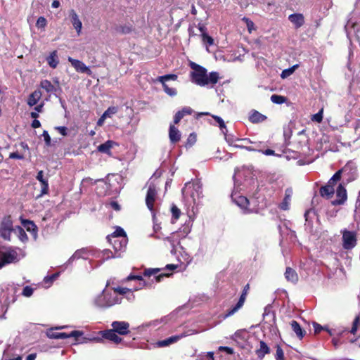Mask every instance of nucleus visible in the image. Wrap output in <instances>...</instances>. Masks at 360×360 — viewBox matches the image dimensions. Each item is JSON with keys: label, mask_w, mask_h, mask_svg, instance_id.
<instances>
[{"label": "nucleus", "mask_w": 360, "mask_h": 360, "mask_svg": "<svg viewBox=\"0 0 360 360\" xmlns=\"http://www.w3.org/2000/svg\"><path fill=\"white\" fill-rule=\"evenodd\" d=\"M129 291V289L127 288L119 287L112 290L105 288L101 294L94 298L93 304L95 307L99 308L110 307L121 303L122 297H119V295L126 294Z\"/></svg>", "instance_id": "obj_1"}, {"label": "nucleus", "mask_w": 360, "mask_h": 360, "mask_svg": "<svg viewBox=\"0 0 360 360\" xmlns=\"http://www.w3.org/2000/svg\"><path fill=\"white\" fill-rule=\"evenodd\" d=\"M193 71L191 72V81L197 85L204 86L209 84H215L219 79V74L212 72L209 75L205 68L195 63L191 64Z\"/></svg>", "instance_id": "obj_2"}, {"label": "nucleus", "mask_w": 360, "mask_h": 360, "mask_svg": "<svg viewBox=\"0 0 360 360\" xmlns=\"http://www.w3.org/2000/svg\"><path fill=\"white\" fill-rule=\"evenodd\" d=\"M182 195L188 206L198 205L202 196V186L199 182H188L182 188Z\"/></svg>", "instance_id": "obj_3"}, {"label": "nucleus", "mask_w": 360, "mask_h": 360, "mask_svg": "<svg viewBox=\"0 0 360 360\" xmlns=\"http://www.w3.org/2000/svg\"><path fill=\"white\" fill-rule=\"evenodd\" d=\"M24 257L22 250L20 248H9L0 251V269L6 264L19 261Z\"/></svg>", "instance_id": "obj_4"}, {"label": "nucleus", "mask_w": 360, "mask_h": 360, "mask_svg": "<svg viewBox=\"0 0 360 360\" xmlns=\"http://www.w3.org/2000/svg\"><path fill=\"white\" fill-rule=\"evenodd\" d=\"M341 174L342 170L336 172L329 179L328 184L320 188V194L322 197L326 198V199H330L333 197L335 192L334 186L336 182L340 180Z\"/></svg>", "instance_id": "obj_5"}, {"label": "nucleus", "mask_w": 360, "mask_h": 360, "mask_svg": "<svg viewBox=\"0 0 360 360\" xmlns=\"http://www.w3.org/2000/svg\"><path fill=\"white\" fill-rule=\"evenodd\" d=\"M148 191L146 197V204L150 212H153L154 202L157 199L158 184L151 179L147 184Z\"/></svg>", "instance_id": "obj_6"}, {"label": "nucleus", "mask_w": 360, "mask_h": 360, "mask_svg": "<svg viewBox=\"0 0 360 360\" xmlns=\"http://www.w3.org/2000/svg\"><path fill=\"white\" fill-rule=\"evenodd\" d=\"M198 333L197 330H191L187 332L183 333L180 335H176L174 336H171L167 339L162 340H158L153 343L155 347L160 348V347H167L174 343L177 342L181 338H185L186 336Z\"/></svg>", "instance_id": "obj_7"}, {"label": "nucleus", "mask_w": 360, "mask_h": 360, "mask_svg": "<svg viewBox=\"0 0 360 360\" xmlns=\"http://www.w3.org/2000/svg\"><path fill=\"white\" fill-rule=\"evenodd\" d=\"M342 234V246L345 250H351L356 245V233L355 231L343 229L341 231Z\"/></svg>", "instance_id": "obj_8"}, {"label": "nucleus", "mask_w": 360, "mask_h": 360, "mask_svg": "<svg viewBox=\"0 0 360 360\" xmlns=\"http://www.w3.org/2000/svg\"><path fill=\"white\" fill-rule=\"evenodd\" d=\"M99 334L101 335V337H94L90 339L91 341H94L96 342H101L103 341V338L109 340L115 343H119L122 341V338H120L116 332L113 329L105 330L103 331H100Z\"/></svg>", "instance_id": "obj_9"}, {"label": "nucleus", "mask_w": 360, "mask_h": 360, "mask_svg": "<svg viewBox=\"0 0 360 360\" xmlns=\"http://www.w3.org/2000/svg\"><path fill=\"white\" fill-rule=\"evenodd\" d=\"M12 231H14L12 221L10 218L4 219L0 226V236L5 240H10Z\"/></svg>", "instance_id": "obj_10"}, {"label": "nucleus", "mask_w": 360, "mask_h": 360, "mask_svg": "<svg viewBox=\"0 0 360 360\" xmlns=\"http://www.w3.org/2000/svg\"><path fill=\"white\" fill-rule=\"evenodd\" d=\"M83 335V333L79 330H73L70 333L56 332L50 330L47 332V336L52 339H67L69 338H78Z\"/></svg>", "instance_id": "obj_11"}, {"label": "nucleus", "mask_w": 360, "mask_h": 360, "mask_svg": "<svg viewBox=\"0 0 360 360\" xmlns=\"http://www.w3.org/2000/svg\"><path fill=\"white\" fill-rule=\"evenodd\" d=\"M188 232H189L188 230H186V231L184 230V233L181 236H180L181 231H179V232L172 233L171 234V236L165 238V240H167L172 246V250H171L172 254H173V255L176 254V246L179 245L180 238H184L188 233Z\"/></svg>", "instance_id": "obj_12"}, {"label": "nucleus", "mask_w": 360, "mask_h": 360, "mask_svg": "<svg viewBox=\"0 0 360 360\" xmlns=\"http://www.w3.org/2000/svg\"><path fill=\"white\" fill-rule=\"evenodd\" d=\"M68 61L71 63L77 72L86 73L88 75H91L92 74V72L89 68L86 66L82 61L74 59L71 57H68Z\"/></svg>", "instance_id": "obj_13"}, {"label": "nucleus", "mask_w": 360, "mask_h": 360, "mask_svg": "<svg viewBox=\"0 0 360 360\" xmlns=\"http://www.w3.org/2000/svg\"><path fill=\"white\" fill-rule=\"evenodd\" d=\"M248 289H249V285L247 284L244 288L243 292L241 294L238 302H237L236 306H234L232 309H231L230 310H229L227 311V313L226 314V315L224 316L225 318H227V317H229V316L233 315L236 311H238L243 307V305L245 302V298H246V294H247V291L248 290Z\"/></svg>", "instance_id": "obj_14"}, {"label": "nucleus", "mask_w": 360, "mask_h": 360, "mask_svg": "<svg viewBox=\"0 0 360 360\" xmlns=\"http://www.w3.org/2000/svg\"><path fill=\"white\" fill-rule=\"evenodd\" d=\"M347 199V194L345 188L339 184L336 189V199L332 201L333 205H342Z\"/></svg>", "instance_id": "obj_15"}, {"label": "nucleus", "mask_w": 360, "mask_h": 360, "mask_svg": "<svg viewBox=\"0 0 360 360\" xmlns=\"http://www.w3.org/2000/svg\"><path fill=\"white\" fill-rule=\"evenodd\" d=\"M69 17L70 22L75 29L78 35H80L82 29V22L79 18L78 14L74 9H71L69 11Z\"/></svg>", "instance_id": "obj_16"}, {"label": "nucleus", "mask_w": 360, "mask_h": 360, "mask_svg": "<svg viewBox=\"0 0 360 360\" xmlns=\"http://www.w3.org/2000/svg\"><path fill=\"white\" fill-rule=\"evenodd\" d=\"M111 326L116 333L122 335L128 334L129 331V324L125 321H113Z\"/></svg>", "instance_id": "obj_17"}, {"label": "nucleus", "mask_w": 360, "mask_h": 360, "mask_svg": "<svg viewBox=\"0 0 360 360\" xmlns=\"http://www.w3.org/2000/svg\"><path fill=\"white\" fill-rule=\"evenodd\" d=\"M232 200L241 209L247 210L249 205V200L243 195H239L236 192L231 194Z\"/></svg>", "instance_id": "obj_18"}, {"label": "nucleus", "mask_w": 360, "mask_h": 360, "mask_svg": "<svg viewBox=\"0 0 360 360\" xmlns=\"http://www.w3.org/2000/svg\"><path fill=\"white\" fill-rule=\"evenodd\" d=\"M117 146V143L112 140H108L97 147V150L109 156L112 155L111 149Z\"/></svg>", "instance_id": "obj_19"}, {"label": "nucleus", "mask_w": 360, "mask_h": 360, "mask_svg": "<svg viewBox=\"0 0 360 360\" xmlns=\"http://www.w3.org/2000/svg\"><path fill=\"white\" fill-rule=\"evenodd\" d=\"M109 240L112 244L114 249L116 251H121L124 249L127 243V238L123 237L122 238H109Z\"/></svg>", "instance_id": "obj_20"}, {"label": "nucleus", "mask_w": 360, "mask_h": 360, "mask_svg": "<svg viewBox=\"0 0 360 360\" xmlns=\"http://www.w3.org/2000/svg\"><path fill=\"white\" fill-rule=\"evenodd\" d=\"M288 19L297 29L301 27L304 24V17L302 13L291 14L289 15Z\"/></svg>", "instance_id": "obj_21"}, {"label": "nucleus", "mask_w": 360, "mask_h": 360, "mask_svg": "<svg viewBox=\"0 0 360 360\" xmlns=\"http://www.w3.org/2000/svg\"><path fill=\"white\" fill-rule=\"evenodd\" d=\"M292 189L288 188L285 191V197L283 202L280 204L279 207L283 210H287L289 209L291 198L292 195Z\"/></svg>", "instance_id": "obj_22"}, {"label": "nucleus", "mask_w": 360, "mask_h": 360, "mask_svg": "<svg viewBox=\"0 0 360 360\" xmlns=\"http://www.w3.org/2000/svg\"><path fill=\"white\" fill-rule=\"evenodd\" d=\"M226 132H227L226 129V131H223V134H224V136H225V140L229 143V145H230V146H234L236 148H241L242 146L236 145V144H234L235 142L236 141H244V142L252 143L250 140H248V139H238V138L235 137L232 134H227Z\"/></svg>", "instance_id": "obj_23"}, {"label": "nucleus", "mask_w": 360, "mask_h": 360, "mask_svg": "<svg viewBox=\"0 0 360 360\" xmlns=\"http://www.w3.org/2000/svg\"><path fill=\"white\" fill-rule=\"evenodd\" d=\"M21 223L24 228L31 233L33 234L34 238H36L37 236V227L32 221L27 219H21Z\"/></svg>", "instance_id": "obj_24"}, {"label": "nucleus", "mask_w": 360, "mask_h": 360, "mask_svg": "<svg viewBox=\"0 0 360 360\" xmlns=\"http://www.w3.org/2000/svg\"><path fill=\"white\" fill-rule=\"evenodd\" d=\"M169 138L173 143L178 142L181 139V133L174 124L169 126Z\"/></svg>", "instance_id": "obj_25"}, {"label": "nucleus", "mask_w": 360, "mask_h": 360, "mask_svg": "<svg viewBox=\"0 0 360 360\" xmlns=\"http://www.w3.org/2000/svg\"><path fill=\"white\" fill-rule=\"evenodd\" d=\"M160 269L155 268V269H147L144 271L143 275L145 276H155V280L157 282H160L161 279L165 276H168L169 274H161L158 276L156 274L160 271Z\"/></svg>", "instance_id": "obj_26"}, {"label": "nucleus", "mask_w": 360, "mask_h": 360, "mask_svg": "<svg viewBox=\"0 0 360 360\" xmlns=\"http://www.w3.org/2000/svg\"><path fill=\"white\" fill-rule=\"evenodd\" d=\"M36 178L41 184V195L46 194L49 191V184L48 181L44 178L43 171H39Z\"/></svg>", "instance_id": "obj_27"}, {"label": "nucleus", "mask_w": 360, "mask_h": 360, "mask_svg": "<svg viewBox=\"0 0 360 360\" xmlns=\"http://www.w3.org/2000/svg\"><path fill=\"white\" fill-rule=\"evenodd\" d=\"M285 278L288 281L293 283L298 281V276L296 271L290 267H287L285 272Z\"/></svg>", "instance_id": "obj_28"}, {"label": "nucleus", "mask_w": 360, "mask_h": 360, "mask_svg": "<svg viewBox=\"0 0 360 360\" xmlns=\"http://www.w3.org/2000/svg\"><path fill=\"white\" fill-rule=\"evenodd\" d=\"M41 97V92L39 90H35L30 95L27 99V104L30 106H34L40 100Z\"/></svg>", "instance_id": "obj_29"}, {"label": "nucleus", "mask_w": 360, "mask_h": 360, "mask_svg": "<svg viewBox=\"0 0 360 360\" xmlns=\"http://www.w3.org/2000/svg\"><path fill=\"white\" fill-rule=\"evenodd\" d=\"M266 119V117L258 111L254 110L251 112L249 120L252 123L262 122Z\"/></svg>", "instance_id": "obj_30"}, {"label": "nucleus", "mask_w": 360, "mask_h": 360, "mask_svg": "<svg viewBox=\"0 0 360 360\" xmlns=\"http://www.w3.org/2000/svg\"><path fill=\"white\" fill-rule=\"evenodd\" d=\"M46 61L52 68H56L59 63L57 51H52L47 57Z\"/></svg>", "instance_id": "obj_31"}, {"label": "nucleus", "mask_w": 360, "mask_h": 360, "mask_svg": "<svg viewBox=\"0 0 360 360\" xmlns=\"http://www.w3.org/2000/svg\"><path fill=\"white\" fill-rule=\"evenodd\" d=\"M256 352L258 357L263 358L265 354H267L270 352V349L264 341H260L259 348L257 350Z\"/></svg>", "instance_id": "obj_32"}, {"label": "nucleus", "mask_w": 360, "mask_h": 360, "mask_svg": "<svg viewBox=\"0 0 360 360\" xmlns=\"http://www.w3.org/2000/svg\"><path fill=\"white\" fill-rule=\"evenodd\" d=\"M291 328L299 338H302L304 335V331L302 329L300 324L296 321H292L290 323Z\"/></svg>", "instance_id": "obj_33"}, {"label": "nucleus", "mask_w": 360, "mask_h": 360, "mask_svg": "<svg viewBox=\"0 0 360 360\" xmlns=\"http://www.w3.org/2000/svg\"><path fill=\"white\" fill-rule=\"evenodd\" d=\"M86 255V250L85 249H81L77 250L68 259L67 264H71L74 260L83 258L86 259L85 255Z\"/></svg>", "instance_id": "obj_34"}, {"label": "nucleus", "mask_w": 360, "mask_h": 360, "mask_svg": "<svg viewBox=\"0 0 360 360\" xmlns=\"http://www.w3.org/2000/svg\"><path fill=\"white\" fill-rule=\"evenodd\" d=\"M199 30L201 32L202 41L205 44H207L210 46L212 45L214 43V40L210 36H209L206 33L205 27L200 26Z\"/></svg>", "instance_id": "obj_35"}, {"label": "nucleus", "mask_w": 360, "mask_h": 360, "mask_svg": "<svg viewBox=\"0 0 360 360\" xmlns=\"http://www.w3.org/2000/svg\"><path fill=\"white\" fill-rule=\"evenodd\" d=\"M14 232L18 235V238L23 243L27 241L28 237L24 230L21 226H16L14 228Z\"/></svg>", "instance_id": "obj_36"}, {"label": "nucleus", "mask_w": 360, "mask_h": 360, "mask_svg": "<svg viewBox=\"0 0 360 360\" xmlns=\"http://www.w3.org/2000/svg\"><path fill=\"white\" fill-rule=\"evenodd\" d=\"M40 86L47 93H52L55 91L54 86L47 79L42 80L40 83Z\"/></svg>", "instance_id": "obj_37"}, {"label": "nucleus", "mask_w": 360, "mask_h": 360, "mask_svg": "<svg viewBox=\"0 0 360 360\" xmlns=\"http://www.w3.org/2000/svg\"><path fill=\"white\" fill-rule=\"evenodd\" d=\"M144 286V284L143 283H140L138 287H136L134 288V289H129V291L127 292L126 294H124L123 295H125L126 296V298L129 300V301H132L134 300V295L133 294V292L134 291H136V290H139L140 289H141ZM121 295H119V297H120Z\"/></svg>", "instance_id": "obj_38"}, {"label": "nucleus", "mask_w": 360, "mask_h": 360, "mask_svg": "<svg viewBox=\"0 0 360 360\" xmlns=\"http://www.w3.org/2000/svg\"><path fill=\"white\" fill-rule=\"evenodd\" d=\"M271 101L275 104H283L287 101V98L283 96L273 94L271 96Z\"/></svg>", "instance_id": "obj_39"}, {"label": "nucleus", "mask_w": 360, "mask_h": 360, "mask_svg": "<svg viewBox=\"0 0 360 360\" xmlns=\"http://www.w3.org/2000/svg\"><path fill=\"white\" fill-rule=\"evenodd\" d=\"M123 237L127 238L125 231L121 227H117L115 231L111 234V236L109 238H122Z\"/></svg>", "instance_id": "obj_40"}, {"label": "nucleus", "mask_w": 360, "mask_h": 360, "mask_svg": "<svg viewBox=\"0 0 360 360\" xmlns=\"http://www.w3.org/2000/svg\"><path fill=\"white\" fill-rule=\"evenodd\" d=\"M252 143L254 146H242L241 148H245L248 151H258V152L262 151L261 147H262V143L261 142H255V143Z\"/></svg>", "instance_id": "obj_41"}, {"label": "nucleus", "mask_w": 360, "mask_h": 360, "mask_svg": "<svg viewBox=\"0 0 360 360\" xmlns=\"http://www.w3.org/2000/svg\"><path fill=\"white\" fill-rule=\"evenodd\" d=\"M171 212H172V222L174 223L179 218L180 214H181V211L176 205H172V207L171 208Z\"/></svg>", "instance_id": "obj_42"}, {"label": "nucleus", "mask_w": 360, "mask_h": 360, "mask_svg": "<svg viewBox=\"0 0 360 360\" xmlns=\"http://www.w3.org/2000/svg\"><path fill=\"white\" fill-rule=\"evenodd\" d=\"M162 84V87H163V89L165 91V92L170 96H174L176 95L177 94V91L176 90V89L174 88H171V87H169L167 84H166L165 82H161Z\"/></svg>", "instance_id": "obj_43"}, {"label": "nucleus", "mask_w": 360, "mask_h": 360, "mask_svg": "<svg viewBox=\"0 0 360 360\" xmlns=\"http://www.w3.org/2000/svg\"><path fill=\"white\" fill-rule=\"evenodd\" d=\"M177 79V76L176 75H166L163 76H160L157 78V81L160 82H166L169 79L176 80Z\"/></svg>", "instance_id": "obj_44"}, {"label": "nucleus", "mask_w": 360, "mask_h": 360, "mask_svg": "<svg viewBox=\"0 0 360 360\" xmlns=\"http://www.w3.org/2000/svg\"><path fill=\"white\" fill-rule=\"evenodd\" d=\"M46 24H47L46 19L44 17L41 16L37 19L36 26L39 29L44 30L45 27L46 26Z\"/></svg>", "instance_id": "obj_45"}, {"label": "nucleus", "mask_w": 360, "mask_h": 360, "mask_svg": "<svg viewBox=\"0 0 360 360\" xmlns=\"http://www.w3.org/2000/svg\"><path fill=\"white\" fill-rule=\"evenodd\" d=\"M359 326H360V318H359V316H356L353 321V325H352V329L350 330V333L354 335L356 333Z\"/></svg>", "instance_id": "obj_46"}, {"label": "nucleus", "mask_w": 360, "mask_h": 360, "mask_svg": "<svg viewBox=\"0 0 360 360\" xmlns=\"http://www.w3.org/2000/svg\"><path fill=\"white\" fill-rule=\"evenodd\" d=\"M297 67V65H294L293 67L284 70L281 76L282 78H285L291 75L295 71V68Z\"/></svg>", "instance_id": "obj_47"}, {"label": "nucleus", "mask_w": 360, "mask_h": 360, "mask_svg": "<svg viewBox=\"0 0 360 360\" xmlns=\"http://www.w3.org/2000/svg\"><path fill=\"white\" fill-rule=\"evenodd\" d=\"M323 110L321 109L317 113L312 116L311 120L320 123L323 120Z\"/></svg>", "instance_id": "obj_48"}, {"label": "nucleus", "mask_w": 360, "mask_h": 360, "mask_svg": "<svg viewBox=\"0 0 360 360\" xmlns=\"http://www.w3.org/2000/svg\"><path fill=\"white\" fill-rule=\"evenodd\" d=\"M117 112L116 107H110L104 112L103 115L106 117H110L112 115H115Z\"/></svg>", "instance_id": "obj_49"}, {"label": "nucleus", "mask_w": 360, "mask_h": 360, "mask_svg": "<svg viewBox=\"0 0 360 360\" xmlns=\"http://www.w3.org/2000/svg\"><path fill=\"white\" fill-rule=\"evenodd\" d=\"M33 292H34L33 288H31L30 286L27 285L23 288L22 295L25 297H29L32 296V295L33 294Z\"/></svg>", "instance_id": "obj_50"}, {"label": "nucleus", "mask_w": 360, "mask_h": 360, "mask_svg": "<svg viewBox=\"0 0 360 360\" xmlns=\"http://www.w3.org/2000/svg\"><path fill=\"white\" fill-rule=\"evenodd\" d=\"M251 171L249 169H243L242 170H239L235 172V175L233 176L235 181H236V179L240 177L241 174H250Z\"/></svg>", "instance_id": "obj_51"}, {"label": "nucleus", "mask_w": 360, "mask_h": 360, "mask_svg": "<svg viewBox=\"0 0 360 360\" xmlns=\"http://www.w3.org/2000/svg\"><path fill=\"white\" fill-rule=\"evenodd\" d=\"M213 118L217 122V123L219 124V127L222 130V131H224V129H226L225 123L220 117L214 115Z\"/></svg>", "instance_id": "obj_52"}, {"label": "nucleus", "mask_w": 360, "mask_h": 360, "mask_svg": "<svg viewBox=\"0 0 360 360\" xmlns=\"http://www.w3.org/2000/svg\"><path fill=\"white\" fill-rule=\"evenodd\" d=\"M284 359V352L281 347L276 348V360Z\"/></svg>", "instance_id": "obj_53"}, {"label": "nucleus", "mask_w": 360, "mask_h": 360, "mask_svg": "<svg viewBox=\"0 0 360 360\" xmlns=\"http://www.w3.org/2000/svg\"><path fill=\"white\" fill-rule=\"evenodd\" d=\"M243 20L246 22V25L248 27V29L249 32H251L252 30L255 29L254 28V25H255L254 22L252 20H250L249 18H245V17H244L243 18Z\"/></svg>", "instance_id": "obj_54"}, {"label": "nucleus", "mask_w": 360, "mask_h": 360, "mask_svg": "<svg viewBox=\"0 0 360 360\" xmlns=\"http://www.w3.org/2000/svg\"><path fill=\"white\" fill-rule=\"evenodd\" d=\"M196 141V136L195 134H191L187 139V144L192 146Z\"/></svg>", "instance_id": "obj_55"}, {"label": "nucleus", "mask_w": 360, "mask_h": 360, "mask_svg": "<svg viewBox=\"0 0 360 360\" xmlns=\"http://www.w3.org/2000/svg\"><path fill=\"white\" fill-rule=\"evenodd\" d=\"M46 146L51 145V137L47 131H44L42 134Z\"/></svg>", "instance_id": "obj_56"}, {"label": "nucleus", "mask_w": 360, "mask_h": 360, "mask_svg": "<svg viewBox=\"0 0 360 360\" xmlns=\"http://www.w3.org/2000/svg\"><path fill=\"white\" fill-rule=\"evenodd\" d=\"M55 129L63 136L68 134V128L66 127H56Z\"/></svg>", "instance_id": "obj_57"}, {"label": "nucleus", "mask_w": 360, "mask_h": 360, "mask_svg": "<svg viewBox=\"0 0 360 360\" xmlns=\"http://www.w3.org/2000/svg\"><path fill=\"white\" fill-rule=\"evenodd\" d=\"M183 117L184 115H182V112H179V111H178L174 115V123L178 124Z\"/></svg>", "instance_id": "obj_58"}, {"label": "nucleus", "mask_w": 360, "mask_h": 360, "mask_svg": "<svg viewBox=\"0 0 360 360\" xmlns=\"http://www.w3.org/2000/svg\"><path fill=\"white\" fill-rule=\"evenodd\" d=\"M179 112H182L184 117L186 115H191L193 112V110L190 107H184Z\"/></svg>", "instance_id": "obj_59"}, {"label": "nucleus", "mask_w": 360, "mask_h": 360, "mask_svg": "<svg viewBox=\"0 0 360 360\" xmlns=\"http://www.w3.org/2000/svg\"><path fill=\"white\" fill-rule=\"evenodd\" d=\"M219 351H224L226 353L231 354L233 353V349L229 347L221 346L219 347Z\"/></svg>", "instance_id": "obj_60"}, {"label": "nucleus", "mask_w": 360, "mask_h": 360, "mask_svg": "<svg viewBox=\"0 0 360 360\" xmlns=\"http://www.w3.org/2000/svg\"><path fill=\"white\" fill-rule=\"evenodd\" d=\"M9 158L12 159L22 160L24 158V156L22 155L19 154L18 153H11L9 155Z\"/></svg>", "instance_id": "obj_61"}, {"label": "nucleus", "mask_w": 360, "mask_h": 360, "mask_svg": "<svg viewBox=\"0 0 360 360\" xmlns=\"http://www.w3.org/2000/svg\"><path fill=\"white\" fill-rule=\"evenodd\" d=\"M314 332L316 333H320L322 330H323V327H322L321 325H319V323H314Z\"/></svg>", "instance_id": "obj_62"}, {"label": "nucleus", "mask_w": 360, "mask_h": 360, "mask_svg": "<svg viewBox=\"0 0 360 360\" xmlns=\"http://www.w3.org/2000/svg\"><path fill=\"white\" fill-rule=\"evenodd\" d=\"M110 207H111L113 210H116V211H119V210H120V205H119L117 202H115V201H112V202L110 203Z\"/></svg>", "instance_id": "obj_63"}, {"label": "nucleus", "mask_w": 360, "mask_h": 360, "mask_svg": "<svg viewBox=\"0 0 360 360\" xmlns=\"http://www.w3.org/2000/svg\"><path fill=\"white\" fill-rule=\"evenodd\" d=\"M107 117L105 116H104V115L103 114L101 115V117L98 119V120L97 121V125L99 126V127H101L104 122H105V120L106 119Z\"/></svg>", "instance_id": "obj_64"}]
</instances>
